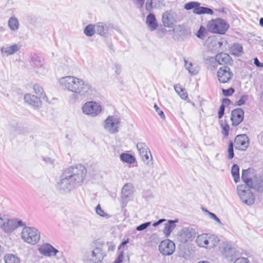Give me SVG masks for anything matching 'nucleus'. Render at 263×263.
<instances>
[{"mask_svg": "<svg viewBox=\"0 0 263 263\" xmlns=\"http://www.w3.org/2000/svg\"><path fill=\"white\" fill-rule=\"evenodd\" d=\"M86 173V168L81 164L67 168L57 183V189L62 194L69 193L83 183Z\"/></svg>", "mask_w": 263, "mask_h": 263, "instance_id": "obj_1", "label": "nucleus"}, {"mask_svg": "<svg viewBox=\"0 0 263 263\" xmlns=\"http://www.w3.org/2000/svg\"><path fill=\"white\" fill-rule=\"evenodd\" d=\"M60 86L69 91L73 93L70 96V100L76 101L77 95L86 97L92 93L91 85L86 82L83 79L74 76H65L59 80Z\"/></svg>", "mask_w": 263, "mask_h": 263, "instance_id": "obj_2", "label": "nucleus"}, {"mask_svg": "<svg viewBox=\"0 0 263 263\" xmlns=\"http://www.w3.org/2000/svg\"><path fill=\"white\" fill-rule=\"evenodd\" d=\"M241 179L247 186H250L257 192L262 191V183L260 180H257L250 169L243 170L242 172Z\"/></svg>", "mask_w": 263, "mask_h": 263, "instance_id": "obj_3", "label": "nucleus"}, {"mask_svg": "<svg viewBox=\"0 0 263 263\" xmlns=\"http://www.w3.org/2000/svg\"><path fill=\"white\" fill-rule=\"evenodd\" d=\"M25 223L22 220L16 218H9L5 215L1 229L6 234H11L18 227H24Z\"/></svg>", "mask_w": 263, "mask_h": 263, "instance_id": "obj_4", "label": "nucleus"}, {"mask_svg": "<svg viewBox=\"0 0 263 263\" xmlns=\"http://www.w3.org/2000/svg\"><path fill=\"white\" fill-rule=\"evenodd\" d=\"M250 186L239 185L237 187V192L241 201L247 205H251L255 202V197Z\"/></svg>", "mask_w": 263, "mask_h": 263, "instance_id": "obj_5", "label": "nucleus"}, {"mask_svg": "<svg viewBox=\"0 0 263 263\" xmlns=\"http://www.w3.org/2000/svg\"><path fill=\"white\" fill-rule=\"evenodd\" d=\"M207 27L213 33L223 34L229 28V25L224 20L218 18L209 21Z\"/></svg>", "mask_w": 263, "mask_h": 263, "instance_id": "obj_6", "label": "nucleus"}, {"mask_svg": "<svg viewBox=\"0 0 263 263\" xmlns=\"http://www.w3.org/2000/svg\"><path fill=\"white\" fill-rule=\"evenodd\" d=\"M21 237L27 243L35 245L40 239V234L34 228L25 227L22 231Z\"/></svg>", "mask_w": 263, "mask_h": 263, "instance_id": "obj_7", "label": "nucleus"}, {"mask_svg": "<svg viewBox=\"0 0 263 263\" xmlns=\"http://www.w3.org/2000/svg\"><path fill=\"white\" fill-rule=\"evenodd\" d=\"M105 255L102 248L96 247L93 250L86 252L83 260L85 263H101Z\"/></svg>", "mask_w": 263, "mask_h": 263, "instance_id": "obj_8", "label": "nucleus"}, {"mask_svg": "<svg viewBox=\"0 0 263 263\" xmlns=\"http://www.w3.org/2000/svg\"><path fill=\"white\" fill-rule=\"evenodd\" d=\"M121 120L116 116H109L104 122V129L111 134H115L119 132Z\"/></svg>", "mask_w": 263, "mask_h": 263, "instance_id": "obj_9", "label": "nucleus"}, {"mask_svg": "<svg viewBox=\"0 0 263 263\" xmlns=\"http://www.w3.org/2000/svg\"><path fill=\"white\" fill-rule=\"evenodd\" d=\"M210 66L216 68L218 65H230L232 63L231 57L227 53L221 52L218 53L215 57H210L207 59Z\"/></svg>", "mask_w": 263, "mask_h": 263, "instance_id": "obj_10", "label": "nucleus"}, {"mask_svg": "<svg viewBox=\"0 0 263 263\" xmlns=\"http://www.w3.org/2000/svg\"><path fill=\"white\" fill-rule=\"evenodd\" d=\"M82 112L91 117L98 115L102 111L101 106L95 101H88L82 107Z\"/></svg>", "mask_w": 263, "mask_h": 263, "instance_id": "obj_11", "label": "nucleus"}, {"mask_svg": "<svg viewBox=\"0 0 263 263\" xmlns=\"http://www.w3.org/2000/svg\"><path fill=\"white\" fill-rule=\"evenodd\" d=\"M184 8L186 10H193V12L196 14H213V11L208 7L200 6V4L197 2H190L185 4Z\"/></svg>", "mask_w": 263, "mask_h": 263, "instance_id": "obj_12", "label": "nucleus"}, {"mask_svg": "<svg viewBox=\"0 0 263 263\" xmlns=\"http://www.w3.org/2000/svg\"><path fill=\"white\" fill-rule=\"evenodd\" d=\"M196 236V231L192 228H183L179 232L177 239L185 243L193 240Z\"/></svg>", "mask_w": 263, "mask_h": 263, "instance_id": "obj_13", "label": "nucleus"}, {"mask_svg": "<svg viewBox=\"0 0 263 263\" xmlns=\"http://www.w3.org/2000/svg\"><path fill=\"white\" fill-rule=\"evenodd\" d=\"M159 250L164 256L171 255L175 250V245L173 241L170 239L164 240L160 243Z\"/></svg>", "mask_w": 263, "mask_h": 263, "instance_id": "obj_14", "label": "nucleus"}, {"mask_svg": "<svg viewBox=\"0 0 263 263\" xmlns=\"http://www.w3.org/2000/svg\"><path fill=\"white\" fill-rule=\"evenodd\" d=\"M29 62L31 67L36 73L44 74L45 72L44 62L37 54L31 55Z\"/></svg>", "mask_w": 263, "mask_h": 263, "instance_id": "obj_15", "label": "nucleus"}, {"mask_svg": "<svg viewBox=\"0 0 263 263\" xmlns=\"http://www.w3.org/2000/svg\"><path fill=\"white\" fill-rule=\"evenodd\" d=\"M137 148L139 152L142 160L146 163H149L152 159V155L151 153L146 145L144 142H138L137 144Z\"/></svg>", "mask_w": 263, "mask_h": 263, "instance_id": "obj_16", "label": "nucleus"}, {"mask_svg": "<svg viewBox=\"0 0 263 263\" xmlns=\"http://www.w3.org/2000/svg\"><path fill=\"white\" fill-rule=\"evenodd\" d=\"M177 14L172 10L165 12L162 17L163 25L168 28H171L177 22Z\"/></svg>", "mask_w": 263, "mask_h": 263, "instance_id": "obj_17", "label": "nucleus"}, {"mask_svg": "<svg viewBox=\"0 0 263 263\" xmlns=\"http://www.w3.org/2000/svg\"><path fill=\"white\" fill-rule=\"evenodd\" d=\"M233 73L228 66L220 67L217 71L219 81L222 83L228 82L233 77Z\"/></svg>", "mask_w": 263, "mask_h": 263, "instance_id": "obj_18", "label": "nucleus"}, {"mask_svg": "<svg viewBox=\"0 0 263 263\" xmlns=\"http://www.w3.org/2000/svg\"><path fill=\"white\" fill-rule=\"evenodd\" d=\"M222 256L230 260H232L235 256L236 249L232 245L228 242L223 243L220 247Z\"/></svg>", "mask_w": 263, "mask_h": 263, "instance_id": "obj_19", "label": "nucleus"}, {"mask_svg": "<svg viewBox=\"0 0 263 263\" xmlns=\"http://www.w3.org/2000/svg\"><path fill=\"white\" fill-rule=\"evenodd\" d=\"M249 144L248 137L245 134L237 135L235 139L234 145L237 149L245 151L248 147Z\"/></svg>", "mask_w": 263, "mask_h": 263, "instance_id": "obj_20", "label": "nucleus"}, {"mask_svg": "<svg viewBox=\"0 0 263 263\" xmlns=\"http://www.w3.org/2000/svg\"><path fill=\"white\" fill-rule=\"evenodd\" d=\"M21 47L22 46L20 44H7L1 48V53L3 56H10L17 52L21 49Z\"/></svg>", "mask_w": 263, "mask_h": 263, "instance_id": "obj_21", "label": "nucleus"}, {"mask_svg": "<svg viewBox=\"0 0 263 263\" xmlns=\"http://www.w3.org/2000/svg\"><path fill=\"white\" fill-rule=\"evenodd\" d=\"M39 251L41 254L48 257L55 256L59 252L58 250L47 243L43 244Z\"/></svg>", "mask_w": 263, "mask_h": 263, "instance_id": "obj_22", "label": "nucleus"}, {"mask_svg": "<svg viewBox=\"0 0 263 263\" xmlns=\"http://www.w3.org/2000/svg\"><path fill=\"white\" fill-rule=\"evenodd\" d=\"M8 130L10 134L15 135H25L29 133L28 128L21 126L18 123L15 121L9 123Z\"/></svg>", "mask_w": 263, "mask_h": 263, "instance_id": "obj_23", "label": "nucleus"}, {"mask_svg": "<svg viewBox=\"0 0 263 263\" xmlns=\"http://www.w3.org/2000/svg\"><path fill=\"white\" fill-rule=\"evenodd\" d=\"M244 116L243 110L240 108L232 110L231 113V121L233 126L238 125L243 120Z\"/></svg>", "mask_w": 263, "mask_h": 263, "instance_id": "obj_24", "label": "nucleus"}, {"mask_svg": "<svg viewBox=\"0 0 263 263\" xmlns=\"http://www.w3.org/2000/svg\"><path fill=\"white\" fill-rule=\"evenodd\" d=\"M164 6V0H146L145 8L148 12H152L154 9H160Z\"/></svg>", "mask_w": 263, "mask_h": 263, "instance_id": "obj_25", "label": "nucleus"}, {"mask_svg": "<svg viewBox=\"0 0 263 263\" xmlns=\"http://www.w3.org/2000/svg\"><path fill=\"white\" fill-rule=\"evenodd\" d=\"M134 186L130 183L124 184L122 189V200L123 202H126L130 199L134 193Z\"/></svg>", "mask_w": 263, "mask_h": 263, "instance_id": "obj_26", "label": "nucleus"}, {"mask_svg": "<svg viewBox=\"0 0 263 263\" xmlns=\"http://www.w3.org/2000/svg\"><path fill=\"white\" fill-rule=\"evenodd\" d=\"M178 222V219L168 220L167 222L164 223V227L162 231L165 236L168 237L176 227V223Z\"/></svg>", "mask_w": 263, "mask_h": 263, "instance_id": "obj_27", "label": "nucleus"}, {"mask_svg": "<svg viewBox=\"0 0 263 263\" xmlns=\"http://www.w3.org/2000/svg\"><path fill=\"white\" fill-rule=\"evenodd\" d=\"M95 32L104 37L107 36L108 27L106 24L99 22L95 25Z\"/></svg>", "mask_w": 263, "mask_h": 263, "instance_id": "obj_28", "label": "nucleus"}, {"mask_svg": "<svg viewBox=\"0 0 263 263\" xmlns=\"http://www.w3.org/2000/svg\"><path fill=\"white\" fill-rule=\"evenodd\" d=\"M184 62L186 69L191 75L194 76L198 73L200 68L197 64L189 62L186 60H184Z\"/></svg>", "mask_w": 263, "mask_h": 263, "instance_id": "obj_29", "label": "nucleus"}, {"mask_svg": "<svg viewBox=\"0 0 263 263\" xmlns=\"http://www.w3.org/2000/svg\"><path fill=\"white\" fill-rule=\"evenodd\" d=\"M146 17V23L149 28L151 31H154L158 27V23L155 15L152 12H149Z\"/></svg>", "mask_w": 263, "mask_h": 263, "instance_id": "obj_30", "label": "nucleus"}, {"mask_svg": "<svg viewBox=\"0 0 263 263\" xmlns=\"http://www.w3.org/2000/svg\"><path fill=\"white\" fill-rule=\"evenodd\" d=\"M24 100L26 103L33 106H38L40 104V98L33 95H25Z\"/></svg>", "mask_w": 263, "mask_h": 263, "instance_id": "obj_31", "label": "nucleus"}, {"mask_svg": "<svg viewBox=\"0 0 263 263\" xmlns=\"http://www.w3.org/2000/svg\"><path fill=\"white\" fill-rule=\"evenodd\" d=\"M208 234L203 233L197 236L196 242L201 247L208 248Z\"/></svg>", "mask_w": 263, "mask_h": 263, "instance_id": "obj_32", "label": "nucleus"}, {"mask_svg": "<svg viewBox=\"0 0 263 263\" xmlns=\"http://www.w3.org/2000/svg\"><path fill=\"white\" fill-rule=\"evenodd\" d=\"M8 26L11 30L17 31L20 26L18 19L14 16L11 17L8 21Z\"/></svg>", "mask_w": 263, "mask_h": 263, "instance_id": "obj_33", "label": "nucleus"}, {"mask_svg": "<svg viewBox=\"0 0 263 263\" xmlns=\"http://www.w3.org/2000/svg\"><path fill=\"white\" fill-rule=\"evenodd\" d=\"M120 158L123 162L129 164L134 163L136 161L135 157L128 153H122L120 156Z\"/></svg>", "mask_w": 263, "mask_h": 263, "instance_id": "obj_34", "label": "nucleus"}, {"mask_svg": "<svg viewBox=\"0 0 263 263\" xmlns=\"http://www.w3.org/2000/svg\"><path fill=\"white\" fill-rule=\"evenodd\" d=\"M175 91L180 96L181 99L185 100L187 98V93L185 89L182 88L179 84L174 86Z\"/></svg>", "mask_w": 263, "mask_h": 263, "instance_id": "obj_35", "label": "nucleus"}, {"mask_svg": "<svg viewBox=\"0 0 263 263\" xmlns=\"http://www.w3.org/2000/svg\"><path fill=\"white\" fill-rule=\"evenodd\" d=\"M231 174L235 182H238L239 181L240 179L239 167L238 165H237L236 164L233 165L231 168Z\"/></svg>", "mask_w": 263, "mask_h": 263, "instance_id": "obj_36", "label": "nucleus"}, {"mask_svg": "<svg viewBox=\"0 0 263 263\" xmlns=\"http://www.w3.org/2000/svg\"><path fill=\"white\" fill-rule=\"evenodd\" d=\"M231 50L232 54L236 56H240L243 53L242 47L239 44H234L231 48Z\"/></svg>", "mask_w": 263, "mask_h": 263, "instance_id": "obj_37", "label": "nucleus"}, {"mask_svg": "<svg viewBox=\"0 0 263 263\" xmlns=\"http://www.w3.org/2000/svg\"><path fill=\"white\" fill-rule=\"evenodd\" d=\"M5 263H20L19 258L12 254H7L5 257Z\"/></svg>", "mask_w": 263, "mask_h": 263, "instance_id": "obj_38", "label": "nucleus"}, {"mask_svg": "<svg viewBox=\"0 0 263 263\" xmlns=\"http://www.w3.org/2000/svg\"><path fill=\"white\" fill-rule=\"evenodd\" d=\"M208 247L213 248L215 247L219 242V239L217 237L208 234Z\"/></svg>", "mask_w": 263, "mask_h": 263, "instance_id": "obj_39", "label": "nucleus"}, {"mask_svg": "<svg viewBox=\"0 0 263 263\" xmlns=\"http://www.w3.org/2000/svg\"><path fill=\"white\" fill-rule=\"evenodd\" d=\"M95 32V25L90 24L86 26L84 29V34L87 36H92Z\"/></svg>", "mask_w": 263, "mask_h": 263, "instance_id": "obj_40", "label": "nucleus"}, {"mask_svg": "<svg viewBox=\"0 0 263 263\" xmlns=\"http://www.w3.org/2000/svg\"><path fill=\"white\" fill-rule=\"evenodd\" d=\"M33 89L36 95H38L40 98L43 99L46 98V95L44 92L42 87H41L39 85L34 84L33 85Z\"/></svg>", "mask_w": 263, "mask_h": 263, "instance_id": "obj_41", "label": "nucleus"}, {"mask_svg": "<svg viewBox=\"0 0 263 263\" xmlns=\"http://www.w3.org/2000/svg\"><path fill=\"white\" fill-rule=\"evenodd\" d=\"M96 213L99 216L108 219L110 217V215L106 213L102 209L101 205L98 204L95 209Z\"/></svg>", "mask_w": 263, "mask_h": 263, "instance_id": "obj_42", "label": "nucleus"}, {"mask_svg": "<svg viewBox=\"0 0 263 263\" xmlns=\"http://www.w3.org/2000/svg\"><path fill=\"white\" fill-rule=\"evenodd\" d=\"M233 146L234 144L233 142L232 141H230L228 149V158L229 159H232L234 156Z\"/></svg>", "mask_w": 263, "mask_h": 263, "instance_id": "obj_43", "label": "nucleus"}, {"mask_svg": "<svg viewBox=\"0 0 263 263\" xmlns=\"http://www.w3.org/2000/svg\"><path fill=\"white\" fill-rule=\"evenodd\" d=\"M248 95H242L239 100L237 101L235 104L236 105L238 106H241L245 104L247 100L248 99Z\"/></svg>", "mask_w": 263, "mask_h": 263, "instance_id": "obj_44", "label": "nucleus"}, {"mask_svg": "<svg viewBox=\"0 0 263 263\" xmlns=\"http://www.w3.org/2000/svg\"><path fill=\"white\" fill-rule=\"evenodd\" d=\"M151 224V222H146L140 224L137 226L136 228L137 231H141L146 229L148 227H149Z\"/></svg>", "mask_w": 263, "mask_h": 263, "instance_id": "obj_45", "label": "nucleus"}, {"mask_svg": "<svg viewBox=\"0 0 263 263\" xmlns=\"http://www.w3.org/2000/svg\"><path fill=\"white\" fill-rule=\"evenodd\" d=\"M205 29L204 27L201 26L196 33V35L198 37L203 39L205 37L204 33Z\"/></svg>", "mask_w": 263, "mask_h": 263, "instance_id": "obj_46", "label": "nucleus"}, {"mask_svg": "<svg viewBox=\"0 0 263 263\" xmlns=\"http://www.w3.org/2000/svg\"><path fill=\"white\" fill-rule=\"evenodd\" d=\"M234 89L233 88H230L228 89H222V93L224 96L228 97L231 96L234 92Z\"/></svg>", "mask_w": 263, "mask_h": 263, "instance_id": "obj_47", "label": "nucleus"}, {"mask_svg": "<svg viewBox=\"0 0 263 263\" xmlns=\"http://www.w3.org/2000/svg\"><path fill=\"white\" fill-rule=\"evenodd\" d=\"M113 69L114 70L115 72L116 73L117 76L120 75L121 73V66L119 64H115Z\"/></svg>", "mask_w": 263, "mask_h": 263, "instance_id": "obj_48", "label": "nucleus"}, {"mask_svg": "<svg viewBox=\"0 0 263 263\" xmlns=\"http://www.w3.org/2000/svg\"><path fill=\"white\" fill-rule=\"evenodd\" d=\"M206 212H208L209 215L210 216V217L211 219H213V220L217 222L219 224H222L220 220L217 217V216L214 213H213L208 211H206Z\"/></svg>", "mask_w": 263, "mask_h": 263, "instance_id": "obj_49", "label": "nucleus"}, {"mask_svg": "<svg viewBox=\"0 0 263 263\" xmlns=\"http://www.w3.org/2000/svg\"><path fill=\"white\" fill-rule=\"evenodd\" d=\"M225 110V106L224 105L222 104L219 109L218 112V116L219 119H221L222 116H223L224 112Z\"/></svg>", "mask_w": 263, "mask_h": 263, "instance_id": "obj_50", "label": "nucleus"}, {"mask_svg": "<svg viewBox=\"0 0 263 263\" xmlns=\"http://www.w3.org/2000/svg\"><path fill=\"white\" fill-rule=\"evenodd\" d=\"M234 263H250L248 258L245 257H240L237 258Z\"/></svg>", "mask_w": 263, "mask_h": 263, "instance_id": "obj_51", "label": "nucleus"}, {"mask_svg": "<svg viewBox=\"0 0 263 263\" xmlns=\"http://www.w3.org/2000/svg\"><path fill=\"white\" fill-rule=\"evenodd\" d=\"M154 108L155 109V110L156 111V112H157L158 114L159 115V116L162 119H163L165 118V115H164L163 112L162 110H160L159 107L156 104H155Z\"/></svg>", "mask_w": 263, "mask_h": 263, "instance_id": "obj_52", "label": "nucleus"}, {"mask_svg": "<svg viewBox=\"0 0 263 263\" xmlns=\"http://www.w3.org/2000/svg\"><path fill=\"white\" fill-rule=\"evenodd\" d=\"M43 160L45 161V162L47 164H49V165H53L54 163V160L52 159L51 158H49V157H44L43 158Z\"/></svg>", "mask_w": 263, "mask_h": 263, "instance_id": "obj_53", "label": "nucleus"}, {"mask_svg": "<svg viewBox=\"0 0 263 263\" xmlns=\"http://www.w3.org/2000/svg\"><path fill=\"white\" fill-rule=\"evenodd\" d=\"M229 127L228 125L224 126L222 128V134L225 137L229 135Z\"/></svg>", "mask_w": 263, "mask_h": 263, "instance_id": "obj_54", "label": "nucleus"}, {"mask_svg": "<svg viewBox=\"0 0 263 263\" xmlns=\"http://www.w3.org/2000/svg\"><path fill=\"white\" fill-rule=\"evenodd\" d=\"M166 220L165 219H160L158 220L157 221L154 222L153 223V226L154 227H157L160 224L162 223V222L166 221Z\"/></svg>", "mask_w": 263, "mask_h": 263, "instance_id": "obj_55", "label": "nucleus"}, {"mask_svg": "<svg viewBox=\"0 0 263 263\" xmlns=\"http://www.w3.org/2000/svg\"><path fill=\"white\" fill-rule=\"evenodd\" d=\"M123 257V254L122 253L120 254L118 257L115 260V262L116 263H120L122 260Z\"/></svg>", "mask_w": 263, "mask_h": 263, "instance_id": "obj_56", "label": "nucleus"}, {"mask_svg": "<svg viewBox=\"0 0 263 263\" xmlns=\"http://www.w3.org/2000/svg\"><path fill=\"white\" fill-rule=\"evenodd\" d=\"M262 63H260L257 58L254 59V64L258 67H260Z\"/></svg>", "mask_w": 263, "mask_h": 263, "instance_id": "obj_57", "label": "nucleus"}, {"mask_svg": "<svg viewBox=\"0 0 263 263\" xmlns=\"http://www.w3.org/2000/svg\"><path fill=\"white\" fill-rule=\"evenodd\" d=\"M0 92H1L2 93H3L4 95L8 96V94L6 90L3 89V88L0 87Z\"/></svg>", "mask_w": 263, "mask_h": 263, "instance_id": "obj_58", "label": "nucleus"}, {"mask_svg": "<svg viewBox=\"0 0 263 263\" xmlns=\"http://www.w3.org/2000/svg\"><path fill=\"white\" fill-rule=\"evenodd\" d=\"M259 25L261 26V27H263V17H261L260 18V20H259Z\"/></svg>", "mask_w": 263, "mask_h": 263, "instance_id": "obj_59", "label": "nucleus"}, {"mask_svg": "<svg viewBox=\"0 0 263 263\" xmlns=\"http://www.w3.org/2000/svg\"><path fill=\"white\" fill-rule=\"evenodd\" d=\"M128 242V240H125L124 241H123L122 242V243L121 244V246H124V245H125Z\"/></svg>", "mask_w": 263, "mask_h": 263, "instance_id": "obj_60", "label": "nucleus"}, {"mask_svg": "<svg viewBox=\"0 0 263 263\" xmlns=\"http://www.w3.org/2000/svg\"><path fill=\"white\" fill-rule=\"evenodd\" d=\"M197 263H210V262L208 261L203 260V261H200L198 262Z\"/></svg>", "mask_w": 263, "mask_h": 263, "instance_id": "obj_61", "label": "nucleus"}, {"mask_svg": "<svg viewBox=\"0 0 263 263\" xmlns=\"http://www.w3.org/2000/svg\"><path fill=\"white\" fill-rule=\"evenodd\" d=\"M230 101V100L228 99H224L223 100V103L224 102H229Z\"/></svg>", "mask_w": 263, "mask_h": 263, "instance_id": "obj_62", "label": "nucleus"}, {"mask_svg": "<svg viewBox=\"0 0 263 263\" xmlns=\"http://www.w3.org/2000/svg\"><path fill=\"white\" fill-rule=\"evenodd\" d=\"M261 140H263V132L260 135Z\"/></svg>", "mask_w": 263, "mask_h": 263, "instance_id": "obj_63", "label": "nucleus"}, {"mask_svg": "<svg viewBox=\"0 0 263 263\" xmlns=\"http://www.w3.org/2000/svg\"><path fill=\"white\" fill-rule=\"evenodd\" d=\"M260 67H263V63H261Z\"/></svg>", "mask_w": 263, "mask_h": 263, "instance_id": "obj_64", "label": "nucleus"}]
</instances>
